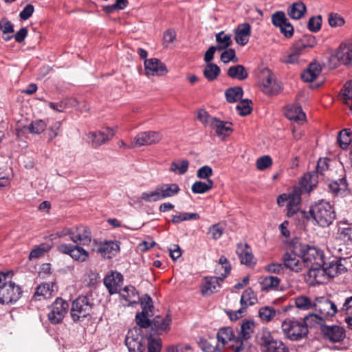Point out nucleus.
<instances>
[{
	"instance_id": "nucleus-1",
	"label": "nucleus",
	"mask_w": 352,
	"mask_h": 352,
	"mask_svg": "<svg viewBox=\"0 0 352 352\" xmlns=\"http://www.w3.org/2000/svg\"><path fill=\"white\" fill-rule=\"evenodd\" d=\"M14 274L12 271L0 272V303L13 304L21 296L22 289L12 281Z\"/></svg>"
},
{
	"instance_id": "nucleus-2",
	"label": "nucleus",
	"mask_w": 352,
	"mask_h": 352,
	"mask_svg": "<svg viewBox=\"0 0 352 352\" xmlns=\"http://www.w3.org/2000/svg\"><path fill=\"white\" fill-rule=\"evenodd\" d=\"M311 217L321 227L330 226L336 219V213L332 206L327 201L321 200L310 207Z\"/></svg>"
},
{
	"instance_id": "nucleus-3",
	"label": "nucleus",
	"mask_w": 352,
	"mask_h": 352,
	"mask_svg": "<svg viewBox=\"0 0 352 352\" xmlns=\"http://www.w3.org/2000/svg\"><path fill=\"white\" fill-rule=\"evenodd\" d=\"M300 253V258L305 263V267L316 265L319 266L324 260L323 252L317 248L299 241H296V252Z\"/></svg>"
},
{
	"instance_id": "nucleus-4",
	"label": "nucleus",
	"mask_w": 352,
	"mask_h": 352,
	"mask_svg": "<svg viewBox=\"0 0 352 352\" xmlns=\"http://www.w3.org/2000/svg\"><path fill=\"white\" fill-rule=\"evenodd\" d=\"M94 307L93 298L89 296H80L72 304L70 314L72 320L78 322L84 320L92 313Z\"/></svg>"
},
{
	"instance_id": "nucleus-5",
	"label": "nucleus",
	"mask_w": 352,
	"mask_h": 352,
	"mask_svg": "<svg viewBox=\"0 0 352 352\" xmlns=\"http://www.w3.org/2000/svg\"><path fill=\"white\" fill-rule=\"evenodd\" d=\"M256 342L262 352H290L289 346L282 340L274 338L268 331H262L256 336Z\"/></svg>"
},
{
	"instance_id": "nucleus-6",
	"label": "nucleus",
	"mask_w": 352,
	"mask_h": 352,
	"mask_svg": "<svg viewBox=\"0 0 352 352\" xmlns=\"http://www.w3.org/2000/svg\"><path fill=\"white\" fill-rule=\"evenodd\" d=\"M285 336L292 341L300 340L308 333L307 327L302 320H287L282 323Z\"/></svg>"
},
{
	"instance_id": "nucleus-7",
	"label": "nucleus",
	"mask_w": 352,
	"mask_h": 352,
	"mask_svg": "<svg viewBox=\"0 0 352 352\" xmlns=\"http://www.w3.org/2000/svg\"><path fill=\"white\" fill-rule=\"evenodd\" d=\"M254 327V322L251 320H245L241 323L235 341L236 352H248L250 346L249 340L252 337Z\"/></svg>"
},
{
	"instance_id": "nucleus-8",
	"label": "nucleus",
	"mask_w": 352,
	"mask_h": 352,
	"mask_svg": "<svg viewBox=\"0 0 352 352\" xmlns=\"http://www.w3.org/2000/svg\"><path fill=\"white\" fill-rule=\"evenodd\" d=\"M50 309L47 314L48 320L52 324H59L68 312L69 303L61 298H57L50 307Z\"/></svg>"
},
{
	"instance_id": "nucleus-9",
	"label": "nucleus",
	"mask_w": 352,
	"mask_h": 352,
	"mask_svg": "<svg viewBox=\"0 0 352 352\" xmlns=\"http://www.w3.org/2000/svg\"><path fill=\"white\" fill-rule=\"evenodd\" d=\"M284 266L295 272H299L305 267V263L300 258V253L296 252V241H293L290 245L289 251L283 256Z\"/></svg>"
},
{
	"instance_id": "nucleus-10",
	"label": "nucleus",
	"mask_w": 352,
	"mask_h": 352,
	"mask_svg": "<svg viewBox=\"0 0 352 352\" xmlns=\"http://www.w3.org/2000/svg\"><path fill=\"white\" fill-rule=\"evenodd\" d=\"M314 310L320 316L324 321L328 318H331L338 312L336 305L329 298L324 296L315 299Z\"/></svg>"
},
{
	"instance_id": "nucleus-11",
	"label": "nucleus",
	"mask_w": 352,
	"mask_h": 352,
	"mask_svg": "<svg viewBox=\"0 0 352 352\" xmlns=\"http://www.w3.org/2000/svg\"><path fill=\"white\" fill-rule=\"evenodd\" d=\"M320 333L322 338L331 343L342 342L346 337L345 329L338 325H321Z\"/></svg>"
},
{
	"instance_id": "nucleus-12",
	"label": "nucleus",
	"mask_w": 352,
	"mask_h": 352,
	"mask_svg": "<svg viewBox=\"0 0 352 352\" xmlns=\"http://www.w3.org/2000/svg\"><path fill=\"white\" fill-rule=\"evenodd\" d=\"M57 250L65 254L70 256L74 260L78 262H85L89 257V253L80 245L61 243L57 246Z\"/></svg>"
},
{
	"instance_id": "nucleus-13",
	"label": "nucleus",
	"mask_w": 352,
	"mask_h": 352,
	"mask_svg": "<svg viewBox=\"0 0 352 352\" xmlns=\"http://www.w3.org/2000/svg\"><path fill=\"white\" fill-rule=\"evenodd\" d=\"M140 329H135L129 331L125 344L129 352H144L146 349V339L142 336L139 335Z\"/></svg>"
},
{
	"instance_id": "nucleus-14",
	"label": "nucleus",
	"mask_w": 352,
	"mask_h": 352,
	"mask_svg": "<svg viewBox=\"0 0 352 352\" xmlns=\"http://www.w3.org/2000/svg\"><path fill=\"white\" fill-rule=\"evenodd\" d=\"M142 311L137 313L135 321L141 328L146 329L150 327L151 320L148 319V312L153 308L152 300L148 295H145L141 301Z\"/></svg>"
},
{
	"instance_id": "nucleus-15",
	"label": "nucleus",
	"mask_w": 352,
	"mask_h": 352,
	"mask_svg": "<svg viewBox=\"0 0 352 352\" xmlns=\"http://www.w3.org/2000/svg\"><path fill=\"white\" fill-rule=\"evenodd\" d=\"M162 139V135L156 131H144L139 133L131 142V147H140L145 145H151L159 142Z\"/></svg>"
},
{
	"instance_id": "nucleus-16",
	"label": "nucleus",
	"mask_w": 352,
	"mask_h": 352,
	"mask_svg": "<svg viewBox=\"0 0 352 352\" xmlns=\"http://www.w3.org/2000/svg\"><path fill=\"white\" fill-rule=\"evenodd\" d=\"M114 134L113 129L107 128L103 131L90 132L87 134V138L91 146L97 148L110 140Z\"/></svg>"
},
{
	"instance_id": "nucleus-17",
	"label": "nucleus",
	"mask_w": 352,
	"mask_h": 352,
	"mask_svg": "<svg viewBox=\"0 0 352 352\" xmlns=\"http://www.w3.org/2000/svg\"><path fill=\"white\" fill-rule=\"evenodd\" d=\"M217 338L218 342H221L223 346H227L231 348L233 352H236L235 341H236V336L234 335L232 327H226L219 329L217 334Z\"/></svg>"
},
{
	"instance_id": "nucleus-18",
	"label": "nucleus",
	"mask_w": 352,
	"mask_h": 352,
	"mask_svg": "<svg viewBox=\"0 0 352 352\" xmlns=\"http://www.w3.org/2000/svg\"><path fill=\"white\" fill-rule=\"evenodd\" d=\"M96 251L104 258H111L120 252V242L117 241H104L97 245Z\"/></svg>"
},
{
	"instance_id": "nucleus-19",
	"label": "nucleus",
	"mask_w": 352,
	"mask_h": 352,
	"mask_svg": "<svg viewBox=\"0 0 352 352\" xmlns=\"http://www.w3.org/2000/svg\"><path fill=\"white\" fill-rule=\"evenodd\" d=\"M171 322L172 318L169 314H166L165 316L158 315L151 320L150 327L155 333L162 335L170 330Z\"/></svg>"
},
{
	"instance_id": "nucleus-20",
	"label": "nucleus",
	"mask_w": 352,
	"mask_h": 352,
	"mask_svg": "<svg viewBox=\"0 0 352 352\" xmlns=\"http://www.w3.org/2000/svg\"><path fill=\"white\" fill-rule=\"evenodd\" d=\"M123 276L118 272H111L104 278V285L110 294H117L123 283Z\"/></svg>"
},
{
	"instance_id": "nucleus-21",
	"label": "nucleus",
	"mask_w": 352,
	"mask_h": 352,
	"mask_svg": "<svg viewBox=\"0 0 352 352\" xmlns=\"http://www.w3.org/2000/svg\"><path fill=\"white\" fill-rule=\"evenodd\" d=\"M144 67L147 75L164 76L168 72L166 65L156 58L145 60Z\"/></svg>"
},
{
	"instance_id": "nucleus-22",
	"label": "nucleus",
	"mask_w": 352,
	"mask_h": 352,
	"mask_svg": "<svg viewBox=\"0 0 352 352\" xmlns=\"http://www.w3.org/2000/svg\"><path fill=\"white\" fill-rule=\"evenodd\" d=\"M346 262V260L342 258H335L329 263L324 262V267L326 274L329 277L333 278L340 274H344L346 272V267L344 263Z\"/></svg>"
},
{
	"instance_id": "nucleus-23",
	"label": "nucleus",
	"mask_w": 352,
	"mask_h": 352,
	"mask_svg": "<svg viewBox=\"0 0 352 352\" xmlns=\"http://www.w3.org/2000/svg\"><path fill=\"white\" fill-rule=\"evenodd\" d=\"M73 236L72 241L77 245H87L91 241L89 229L85 226H79L72 228Z\"/></svg>"
},
{
	"instance_id": "nucleus-24",
	"label": "nucleus",
	"mask_w": 352,
	"mask_h": 352,
	"mask_svg": "<svg viewBox=\"0 0 352 352\" xmlns=\"http://www.w3.org/2000/svg\"><path fill=\"white\" fill-rule=\"evenodd\" d=\"M236 253L240 258L241 263L247 266L255 265L254 256L250 247L248 243H239L237 244Z\"/></svg>"
},
{
	"instance_id": "nucleus-25",
	"label": "nucleus",
	"mask_w": 352,
	"mask_h": 352,
	"mask_svg": "<svg viewBox=\"0 0 352 352\" xmlns=\"http://www.w3.org/2000/svg\"><path fill=\"white\" fill-rule=\"evenodd\" d=\"M335 58L340 64L349 65L352 63V43L341 44L336 52Z\"/></svg>"
},
{
	"instance_id": "nucleus-26",
	"label": "nucleus",
	"mask_w": 352,
	"mask_h": 352,
	"mask_svg": "<svg viewBox=\"0 0 352 352\" xmlns=\"http://www.w3.org/2000/svg\"><path fill=\"white\" fill-rule=\"evenodd\" d=\"M234 32L236 43L244 46L248 43L251 34V26L248 23H243L238 26Z\"/></svg>"
},
{
	"instance_id": "nucleus-27",
	"label": "nucleus",
	"mask_w": 352,
	"mask_h": 352,
	"mask_svg": "<svg viewBox=\"0 0 352 352\" xmlns=\"http://www.w3.org/2000/svg\"><path fill=\"white\" fill-rule=\"evenodd\" d=\"M328 187L335 196H346L349 193L348 184L345 177L330 182Z\"/></svg>"
},
{
	"instance_id": "nucleus-28",
	"label": "nucleus",
	"mask_w": 352,
	"mask_h": 352,
	"mask_svg": "<svg viewBox=\"0 0 352 352\" xmlns=\"http://www.w3.org/2000/svg\"><path fill=\"white\" fill-rule=\"evenodd\" d=\"M232 122L221 121L216 118L212 121L210 127L219 137L225 138L232 132Z\"/></svg>"
},
{
	"instance_id": "nucleus-29",
	"label": "nucleus",
	"mask_w": 352,
	"mask_h": 352,
	"mask_svg": "<svg viewBox=\"0 0 352 352\" xmlns=\"http://www.w3.org/2000/svg\"><path fill=\"white\" fill-rule=\"evenodd\" d=\"M318 184V175L315 172H309L304 175L302 177L299 187L303 191L309 192H311Z\"/></svg>"
},
{
	"instance_id": "nucleus-30",
	"label": "nucleus",
	"mask_w": 352,
	"mask_h": 352,
	"mask_svg": "<svg viewBox=\"0 0 352 352\" xmlns=\"http://www.w3.org/2000/svg\"><path fill=\"white\" fill-rule=\"evenodd\" d=\"M54 293V285L50 283H45L39 285L33 296L35 300H41L51 298Z\"/></svg>"
},
{
	"instance_id": "nucleus-31",
	"label": "nucleus",
	"mask_w": 352,
	"mask_h": 352,
	"mask_svg": "<svg viewBox=\"0 0 352 352\" xmlns=\"http://www.w3.org/2000/svg\"><path fill=\"white\" fill-rule=\"evenodd\" d=\"M321 65L316 63H311L308 67L302 73L301 78L307 82H313L321 73Z\"/></svg>"
},
{
	"instance_id": "nucleus-32",
	"label": "nucleus",
	"mask_w": 352,
	"mask_h": 352,
	"mask_svg": "<svg viewBox=\"0 0 352 352\" xmlns=\"http://www.w3.org/2000/svg\"><path fill=\"white\" fill-rule=\"evenodd\" d=\"M157 186L162 199L174 197L177 195L180 191V188L179 187L178 184L175 183L162 184L161 185H158Z\"/></svg>"
},
{
	"instance_id": "nucleus-33",
	"label": "nucleus",
	"mask_w": 352,
	"mask_h": 352,
	"mask_svg": "<svg viewBox=\"0 0 352 352\" xmlns=\"http://www.w3.org/2000/svg\"><path fill=\"white\" fill-rule=\"evenodd\" d=\"M219 280H220L219 277L206 278L205 283L204 284L201 289V292L202 295L208 296L217 292L218 289L220 288Z\"/></svg>"
},
{
	"instance_id": "nucleus-34",
	"label": "nucleus",
	"mask_w": 352,
	"mask_h": 352,
	"mask_svg": "<svg viewBox=\"0 0 352 352\" xmlns=\"http://www.w3.org/2000/svg\"><path fill=\"white\" fill-rule=\"evenodd\" d=\"M285 116L290 120L302 122L305 120V114L303 113L300 106H288L285 112Z\"/></svg>"
},
{
	"instance_id": "nucleus-35",
	"label": "nucleus",
	"mask_w": 352,
	"mask_h": 352,
	"mask_svg": "<svg viewBox=\"0 0 352 352\" xmlns=\"http://www.w3.org/2000/svg\"><path fill=\"white\" fill-rule=\"evenodd\" d=\"M120 295L122 299L128 302L129 305L136 304L140 300L136 289L132 285L124 287Z\"/></svg>"
},
{
	"instance_id": "nucleus-36",
	"label": "nucleus",
	"mask_w": 352,
	"mask_h": 352,
	"mask_svg": "<svg viewBox=\"0 0 352 352\" xmlns=\"http://www.w3.org/2000/svg\"><path fill=\"white\" fill-rule=\"evenodd\" d=\"M338 239L349 245L352 243V227L344 223L338 224Z\"/></svg>"
},
{
	"instance_id": "nucleus-37",
	"label": "nucleus",
	"mask_w": 352,
	"mask_h": 352,
	"mask_svg": "<svg viewBox=\"0 0 352 352\" xmlns=\"http://www.w3.org/2000/svg\"><path fill=\"white\" fill-rule=\"evenodd\" d=\"M257 302V296L252 288L248 287L243 291L240 300L241 307L246 309L248 306H252Z\"/></svg>"
},
{
	"instance_id": "nucleus-38",
	"label": "nucleus",
	"mask_w": 352,
	"mask_h": 352,
	"mask_svg": "<svg viewBox=\"0 0 352 352\" xmlns=\"http://www.w3.org/2000/svg\"><path fill=\"white\" fill-rule=\"evenodd\" d=\"M227 74L229 77L239 80H243L248 77V73L242 65L231 66L228 69Z\"/></svg>"
},
{
	"instance_id": "nucleus-39",
	"label": "nucleus",
	"mask_w": 352,
	"mask_h": 352,
	"mask_svg": "<svg viewBox=\"0 0 352 352\" xmlns=\"http://www.w3.org/2000/svg\"><path fill=\"white\" fill-rule=\"evenodd\" d=\"M324 261H322V263L319 265L317 266L316 265H311L309 267V271L307 272V276L310 278H313L314 281L316 283H320L322 280V277L324 276V274H326V272L324 271Z\"/></svg>"
},
{
	"instance_id": "nucleus-40",
	"label": "nucleus",
	"mask_w": 352,
	"mask_h": 352,
	"mask_svg": "<svg viewBox=\"0 0 352 352\" xmlns=\"http://www.w3.org/2000/svg\"><path fill=\"white\" fill-rule=\"evenodd\" d=\"M307 10L306 6L301 1L294 3L287 10L288 15L293 19H299Z\"/></svg>"
},
{
	"instance_id": "nucleus-41",
	"label": "nucleus",
	"mask_w": 352,
	"mask_h": 352,
	"mask_svg": "<svg viewBox=\"0 0 352 352\" xmlns=\"http://www.w3.org/2000/svg\"><path fill=\"white\" fill-rule=\"evenodd\" d=\"M280 283V279L276 276H268L261 279L260 284L261 290L270 291L278 289Z\"/></svg>"
},
{
	"instance_id": "nucleus-42",
	"label": "nucleus",
	"mask_w": 352,
	"mask_h": 352,
	"mask_svg": "<svg viewBox=\"0 0 352 352\" xmlns=\"http://www.w3.org/2000/svg\"><path fill=\"white\" fill-rule=\"evenodd\" d=\"M352 141V130L344 129L339 132L337 142L342 149H346Z\"/></svg>"
},
{
	"instance_id": "nucleus-43",
	"label": "nucleus",
	"mask_w": 352,
	"mask_h": 352,
	"mask_svg": "<svg viewBox=\"0 0 352 352\" xmlns=\"http://www.w3.org/2000/svg\"><path fill=\"white\" fill-rule=\"evenodd\" d=\"M243 95V90L241 87H230L225 91L226 100L230 103H234L241 100Z\"/></svg>"
},
{
	"instance_id": "nucleus-44",
	"label": "nucleus",
	"mask_w": 352,
	"mask_h": 352,
	"mask_svg": "<svg viewBox=\"0 0 352 352\" xmlns=\"http://www.w3.org/2000/svg\"><path fill=\"white\" fill-rule=\"evenodd\" d=\"M214 186V182L212 179H208L206 182L201 181H196L191 187V190L195 194H203L210 190Z\"/></svg>"
},
{
	"instance_id": "nucleus-45",
	"label": "nucleus",
	"mask_w": 352,
	"mask_h": 352,
	"mask_svg": "<svg viewBox=\"0 0 352 352\" xmlns=\"http://www.w3.org/2000/svg\"><path fill=\"white\" fill-rule=\"evenodd\" d=\"M221 72L219 67L214 63H208L204 70V76L208 81L216 80Z\"/></svg>"
},
{
	"instance_id": "nucleus-46",
	"label": "nucleus",
	"mask_w": 352,
	"mask_h": 352,
	"mask_svg": "<svg viewBox=\"0 0 352 352\" xmlns=\"http://www.w3.org/2000/svg\"><path fill=\"white\" fill-rule=\"evenodd\" d=\"M216 47L219 51L228 48L232 43L231 35L225 34L223 31L216 34Z\"/></svg>"
},
{
	"instance_id": "nucleus-47",
	"label": "nucleus",
	"mask_w": 352,
	"mask_h": 352,
	"mask_svg": "<svg viewBox=\"0 0 352 352\" xmlns=\"http://www.w3.org/2000/svg\"><path fill=\"white\" fill-rule=\"evenodd\" d=\"M303 322H305V325L308 327H313L315 324L320 325V328L321 325L324 324V320L320 317V316L315 311L313 314H309L307 315L303 320H302Z\"/></svg>"
},
{
	"instance_id": "nucleus-48",
	"label": "nucleus",
	"mask_w": 352,
	"mask_h": 352,
	"mask_svg": "<svg viewBox=\"0 0 352 352\" xmlns=\"http://www.w3.org/2000/svg\"><path fill=\"white\" fill-rule=\"evenodd\" d=\"M140 199L146 202H155L162 200L160 192L157 186L153 190L143 192Z\"/></svg>"
},
{
	"instance_id": "nucleus-49",
	"label": "nucleus",
	"mask_w": 352,
	"mask_h": 352,
	"mask_svg": "<svg viewBox=\"0 0 352 352\" xmlns=\"http://www.w3.org/2000/svg\"><path fill=\"white\" fill-rule=\"evenodd\" d=\"M314 304H315V300L312 301L310 298L305 296H300L295 298L296 307L301 310L314 309Z\"/></svg>"
},
{
	"instance_id": "nucleus-50",
	"label": "nucleus",
	"mask_w": 352,
	"mask_h": 352,
	"mask_svg": "<svg viewBox=\"0 0 352 352\" xmlns=\"http://www.w3.org/2000/svg\"><path fill=\"white\" fill-rule=\"evenodd\" d=\"M302 190L299 187L294 188L292 192L288 194V206H296L301 205Z\"/></svg>"
},
{
	"instance_id": "nucleus-51",
	"label": "nucleus",
	"mask_w": 352,
	"mask_h": 352,
	"mask_svg": "<svg viewBox=\"0 0 352 352\" xmlns=\"http://www.w3.org/2000/svg\"><path fill=\"white\" fill-rule=\"evenodd\" d=\"M343 102L352 111V82H347L342 89Z\"/></svg>"
},
{
	"instance_id": "nucleus-52",
	"label": "nucleus",
	"mask_w": 352,
	"mask_h": 352,
	"mask_svg": "<svg viewBox=\"0 0 352 352\" xmlns=\"http://www.w3.org/2000/svg\"><path fill=\"white\" fill-rule=\"evenodd\" d=\"M47 127V123L43 120L32 121L28 126V131L32 134H41Z\"/></svg>"
},
{
	"instance_id": "nucleus-53",
	"label": "nucleus",
	"mask_w": 352,
	"mask_h": 352,
	"mask_svg": "<svg viewBox=\"0 0 352 352\" xmlns=\"http://www.w3.org/2000/svg\"><path fill=\"white\" fill-rule=\"evenodd\" d=\"M188 165V161L186 160H183L179 162H173L170 164V170L179 175H183L187 172Z\"/></svg>"
},
{
	"instance_id": "nucleus-54",
	"label": "nucleus",
	"mask_w": 352,
	"mask_h": 352,
	"mask_svg": "<svg viewBox=\"0 0 352 352\" xmlns=\"http://www.w3.org/2000/svg\"><path fill=\"white\" fill-rule=\"evenodd\" d=\"M198 219H199V214L198 213L181 212L173 215L171 221L173 223L177 224L184 221Z\"/></svg>"
},
{
	"instance_id": "nucleus-55",
	"label": "nucleus",
	"mask_w": 352,
	"mask_h": 352,
	"mask_svg": "<svg viewBox=\"0 0 352 352\" xmlns=\"http://www.w3.org/2000/svg\"><path fill=\"white\" fill-rule=\"evenodd\" d=\"M51 245L47 243H42L30 252L29 258H38L43 256L46 252H48L51 250Z\"/></svg>"
},
{
	"instance_id": "nucleus-56",
	"label": "nucleus",
	"mask_w": 352,
	"mask_h": 352,
	"mask_svg": "<svg viewBox=\"0 0 352 352\" xmlns=\"http://www.w3.org/2000/svg\"><path fill=\"white\" fill-rule=\"evenodd\" d=\"M219 263L220 265L219 269L217 268L216 270L223 271V272L220 273L221 276H219L220 280L222 281L230 274L231 266L228 258L225 256H221L219 258Z\"/></svg>"
},
{
	"instance_id": "nucleus-57",
	"label": "nucleus",
	"mask_w": 352,
	"mask_h": 352,
	"mask_svg": "<svg viewBox=\"0 0 352 352\" xmlns=\"http://www.w3.org/2000/svg\"><path fill=\"white\" fill-rule=\"evenodd\" d=\"M251 103V100H241L239 104L236 107L238 113L241 116H245L251 113L252 111V108L250 105Z\"/></svg>"
},
{
	"instance_id": "nucleus-58",
	"label": "nucleus",
	"mask_w": 352,
	"mask_h": 352,
	"mask_svg": "<svg viewBox=\"0 0 352 352\" xmlns=\"http://www.w3.org/2000/svg\"><path fill=\"white\" fill-rule=\"evenodd\" d=\"M258 315L262 320L269 322L276 316V310L272 307H263L259 309Z\"/></svg>"
},
{
	"instance_id": "nucleus-59",
	"label": "nucleus",
	"mask_w": 352,
	"mask_h": 352,
	"mask_svg": "<svg viewBox=\"0 0 352 352\" xmlns=\"http://www.w3.org/2000/svg\"><path fill=\"white\" fill-rule=\"evenodd\" d=\"M148 352H160L162 342L160 338H154L151 336L146 338Z\"/></svg>"
},
{
	"instance_id": "nucleus-60",
	"label": "nucleus",
	"mask_w": 352,
	"mask_h": 352,
	"mask_svg": "<svg viewBox=\"0 0 352 352\" xmlns=\"http://www.w3.org/2000/svg\"><path fill=\"white\" fill-rule=\"evenodd\" d=\"M287 21L288 19L286 18L285 14L283 11H277L272 15V24L279 28H282Z\"/></svg>"
},
{
	"instance_id": "nucleus-61",
	"label": "nucleus",
	"mask_w": 352,
	"mask_h": 352,
	"mask_svg": "<svg viewBox=\"0 0 352 352\" xmlns=\"http://www.w3.org/2000/svg\"><path fill=\"white\" fill-rule=\"evenodd\" d=\"M223 226L221 223H216L211 226L208 232V234L214 240L220 239L223 233Z\"/></svg>"
},
{
	"instance_id": "nucleus-62",
	"label": "nucleus",
	"mask_w": 352,
	"mask_h": 352,
	"mask_svg": "<svg viewBox=\"0 0 352 352\" xmlns=\"http://www.w3.org/2000/svg\"><path fill=\"white\" fill-rule=\"evenodd\" d=\"M221 60L224 63H228L229 62L236 63L239 58L236 56L234 50L229 48L225 50L221 55Z\"/></svg>"
},
{
	"instance_id": "nucleus-63",
	"label": "nucleus",
	"mask_w": 352,
	"mask_h": 352,
	"mask_svg": "<svg viewBox=\"0 0 352 352\" xmlns=\"http://www.w3.org/2000/svg\"><path fill=\"white\" fill-rule=\"evenodd\" d=\"M321 25V16H312L309 19L307 28L311 32H317L320 30Z\"/></svg>"
},
{
	"instance_id": "nucleus-64",
	"label": "nucleus",
	"mask_w": 352,
	"mask_h": 352,
	"mask_svg": "<svg viewBox=\"0 0 352 352\" xmlns=\"http://www.w3.org/2000/svg\"><path fill=\"white\" fill-rule=\"evenodd\" d=\"M328 21L329 25L333 28L340 27L344 23V19L337 13H331Z\"/></svg>"
}]
</instances>
